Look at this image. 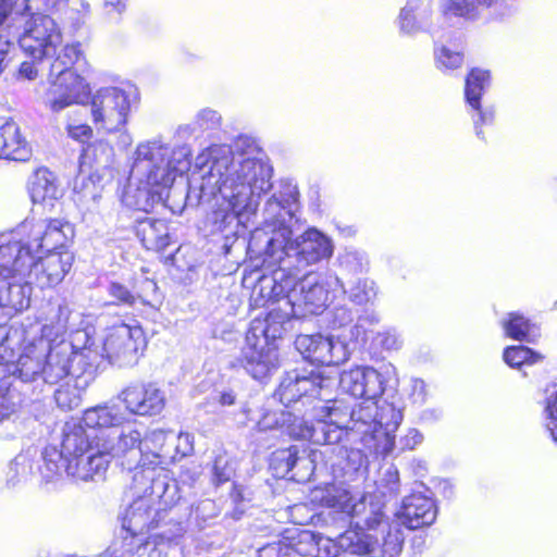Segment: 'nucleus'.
I'll list each match as a JSON object with an SVG mask.
<instances>
[{
  "label": "nucleus",
  "instance_id": "1",
  "mask_svg": "<svg viewBox=\"0 0 557 557\" xmlns=\"http://www.w3.org/2000/svg\"><path fill=\"white\" fill-rule=\"evenodd\" d=\"M186 200L190 206L215 201L207 215L212 233L235 235L239 224L255 215L272 188L273 168L264 151L247 136L232 147L212 146L196 158Z\"/></svg>",
  "mask_w": 557,
  "mask_h": 557
},
{
  "label": "nucleus",
  "instance_id": "2",
  "mask_svg": "<svg viewBox=\"0 0 557 557\" xmlns=\"http://www.w3.org/2000/svg\"><path fill=\"white\" fill-rule=\"evenodd\" d=\"M125 418L116 406H96L85 410L82 421L71 420L62 428L61 449L46 447L42 453L47 478L63 471L78 481L102 480L113 458L133 469L141 456V434L123 426Z\"/></svg>",
  "mask_w": 557,
  "mask_h": 557
},
{
  "label": "nucleus",
  "instance_id": "3",
  "mask_svg": "<svg viewBox=\"0 0 557 557\" xmlns=\"http://www.w3.org/2000/svg\"><path fill=\"white\" fill-rule=\"evenodd\" d=\"M20 339L18 330H8L0 325V422L8 419L21 404L15 394L18 382L25 394L39 396L47 388L60 384L54 391V399L63 410H72L81 405V391L70 374L67 352L48 350L46 343L27 345L15 360L13 345Z\"/></svg>",
  "mask_w": 557,
  "mask_h": 557
},
{
  "label": "nucleus",
  "instance_id": "4",
  "mask_svg": "<svg viewBox=\"0 0 557 557\" xmlns=\"http://www.w3.org/2000/svg\"><path fill=\"white\" fill-rule=\"evenodd\" d=\"M298 196L297 186L292 181H280L263 207L264 227L256 230L251 236V244L264 243L265 258L278 267L273 273V282L326 261L334 252L332 238L317 227H309L292 239Z\"/></svg>",
  "mask_w": 557,
  "mask_h": 557
},
{
  "label": "nucleus",
  "instance_id": "5",
  "mask_svg": "<svg viewBox=\"0 0 557 557\" xmlns=\"http://www.w3.org/2000/svg\"><path fill=\"white\" fill-rule=\"evenodd\" d=\"M323 506L333 508L346 516L356 528L339 535V546L344 552L361 557H396L403 549L404 534L397 524L385 519L383 505L374 502L372 495L352 503L350 492L343 485L329 484L315 491Z\"/></svg>",
  "mask_w": 557,
  "mask_h": 557
},
{
  "label": "nucleus",
  "instance_id": "6",
  "mask_svg": "<svg viewBox=\"0 0 557 557\" xmlns=\"http://www.w3.org/2000/svg\"><path fill=\"white\" fill-rule=\"evenodd\" d=\"M190 156L187 145L171 148L160 140L138 145L122 202L144 212L163 203L175 177L189 170Z\"/></svg>",
  "mask_w": 557,
  "mask_h": 557
},
{
  "label": "nucleus",
  "instance_id": "7",
  "mask_svg": "<svg viewBox=\"0 0 557 557\" xmlns=\"http://www.w3.org/2000/svg\"><path fill=\"white\" fill-rule=\"evenodd\" d=\"M297 274H286L283 281L277 282H273V278H262L259 286L253 288L255 302L259 304V299L256 297L258 289L260 297L267 298L262 306L286 290L292 314L295 318H304L322 313L332 302L335 293L344 292L342 281L332 272L309 273L295 282Z\"/></svg>",
  "mask_w": 557,
  "mask_h": 557
},
{
  "label": "nucleus",
  "instance_id": "8",
  "mask_svg": "<svg viewBox=\"0 0 557 557\" xmlns=\"http://www.w3.org/2000/svg\"><path fill=\"white\" fill-rule=\"evenodd\" d=\"M73 234L70 223L61 220H44L32 224L33 240L36 243V259L32 268V280L40 288L61 283L72 267L69 252H54L63 247Z\"/></svg>",
  "mask_w": 557,
  "mask_h": 557
},
{
  "label": "nucleus",
  "instance_id": "9",
  "mask_svg": "<svg viewBox=\"0 0 557 557\" xmlns=\"http://www.w3.org/2000/svg\"><path fill=\"white\" fill-rule=\"evenodd\" d=\"M283 432L296 440H307L317 445L329 446L324 454H336L337 460H330L331 466L346 470L351 463V470L361 465L362 454L358 449H348L344 446L331 447L342 440V432L323 420L309 421L305 416H297L290 411V419L284 423Z\"/></svg>",
  "mask_w": 557,
  "mask_h": 557
},
{
  "label": "nucleus",
  "instance_id": "10",
  "mask_svg": "<svg viewBox=\"0 0 557 557\" xmlns=\"http://www.w3.org/2000/svg\"><path fill=\"white\" fill-rule=\"evenodd\" d=\"M168 515L166 509L157 508L149 497L138 496L120 513L125 554L143 556L150 545L147 533L161 525Z\"/></svg>",
  "mask_w": 557,
  "mask_h": 557
},
{
  "label": "nucleus",
  "instance_id": "11",
  "mask_svg": "<svg viewBox=\"0 0 557 557\" xmlns=\"http://www.w3.org/2000/svg\"><path fill=\"white\" fill-rule=\"evenodd\" d=\"M91 345L82 348V357L88 360L89 364H98L99 358H106L111 364L132 367L137 363L140 351L146 346V338L143 329L138 325L121 324L113 327L104 338L101 352L92 349Z\"/></svg>",
  "mask_w": 557,
  "mask_h": 557
},
{
  "label": "nucleus",
  "instance_id": "12",
  "mask_svg": "<svg viewBox=\"0 0 557 557\" xmlns=\"http://www.w3.org/2000/svg\"><path fill=\"white\" fill-rule=\"evenodd\" d=\"M134 98L135 90L131 86L98 89L90 100V112L96 127L108 133L122 131L127 123Z\"/></svg>",
  "mask_w": 557,
  "mask_h": 557
},
{
  "label": "nucleus",
  "instance_id": "13",
  "mask_svg": "<svg viewBox=\"0 0 557 557\" xmlns=\"http://www.w3.org/2000/svg\"><path fill=\"white\" fill-rule=\"evenodd\" d=\"M336 386V377L325 375L321 371L286 373L282 379L274 396L285 406L315 398H326Z\"/></svg>",
  "mask_w": 557,
  "mask_h": 557
},
{
  "label": "nucleus",
  "instance_id": "14",
  "mask_svg": "<svg viewBox=\"0 0 557 557\" xmlns=\"http://www.w3.org/2000/svg\"><path fill=\"white\" fill-rule=\"evenodd\" d=\"M35 259L36 243L33 240L32 226L23 224L10 240L0 244V276L12 280L30 278Z\"/></svg>",
  "mask_w": 557,
  "mask_h": 557
},
{
  "label": "nucleus",
  "instance_id": "15",
  "mask_svg": "<svg viewBox=\"0 0 557 557\" xmlns=\"http://www.w3.org/2000/svg\"><path fill=\"white\" fill-rule=\"evenodd\" d=\"M23 33L18 34L20 47L34 59L52 58L62 44V34L52 17L42 13H25Z\"/></svg>",
  "mask_w": 557,
  "mask_h": 557
},
{
  "label": "nucleus",
  "instance_id": "16",
  "mask_svg": "<svg viewBox=\"0 0 557 557\" xmlns=\"http://www.w3.org/2000/svg\"><path fill=\"white\" fill-rule=\"evenodd\" d=\"M134 494L149 497L157 508L173 506L178 499V486L169 472L163 468L135 467L133 474Z\"/></svg>",
  "mask_w": 557,
  "mask_h": 557
},
{
  "label": "nucleus",
  "instance_id": "17",
  "mask_svg": "<svg viewBox=\"0 0 557 557\" xmlns=\"http://www.w3.org/2000/svg\"><path fill=\"white\" fill-rule=\"evenodd\" d=\"M295 347L305 359L321 366H337L349 357L344 342L322 334H300L295 339Z\"/></svg>",
  "mask_w": 557,
  "mask_h": 557
},
{
  "label": "nucleus",
  "instance_id": "18",
  "mask_svg": "<svg viewBox=\"0 0 557 557\" xmlns=\"http://www.w3.org/2000/svg\"><path fill=\"white\" fill-rule=\"evenodd\" d=\"M255 333L247 332L239 362L253 379L261 380L276 370L280 361L276 348L255 339Z\"/></svg>",
  "mask_w": 557,
  "mask_h": 557
},
{
  "label": "nucleus",
  "instance_id": "19",
  "mask_svg": "<svg viewBox=\"0 0 557 557\" xmlns=\"http://www.w3.org/2000/svg\"><path fill=\"white\" fill-rule=\"evenodd\" d=\"M121 400L126 409L137 416H157L165 407V393L154 383L135 385L125 388Z\"/></svg>",
  "mask_w": 557,
  "mask_h": 557
},
{
  "label": "nucleus",
  "instance_id": "20",
  "mask_svg": "<svg viewBox=\"0 0 557 557\" xmlns=\"http://www.w3.org/2000/svg\"><path fill=\"white\" fill-rule=\"evenodd\" d=\"M336 385L356 398H379L384 392L382 375L371 367H356L344 371L336 379Z\"/></svg>",
  "mask_w": 557,
  "mask_h": 557
},
{
  "label": "nucleus",
  "instance_id": "21",
  "mask_svg": "<svg viewBox=\"0 0 557 557\" xmlns=\"http://www.w3.org/2000/svg\"><path fill=\"white\" fill-rule=\"evenodd\" d=\"M436 519V508L434 500L421 493H414L405 497L400 509L396 513V520L389 522L406 527L409 530H416L431 525Z\"/></svg>",
  "mask_w": 557,
  "mask_h": 557
},
{
  "label": "nucleus",
  "instance_id": "22",
  "mask_svg": "<svg viewBox=\"0 0 557 557\" xmlns=\"http://www.w3.org/2000/svg\"><path fill=\"white\" fill-rule=\"evenodd\" d=\"M33 285H35V283L28 277H24V280L1 277L0 319H9L14 313L21 312L29 307Z\"/></svg>",
  "mask_w": 557,
  "mask_h": 557
},
{
  "label": "nucleus",
  "instance_id": "23",
  "mask_svg": "<svg viewBox=\"0 0 557 557\" xmlns=\"http://www.w3.org/2000/svg\"><path fill=\"white\" fill-rule=\"evenodd\" d=\"M51 87L47 92V104L53 112H61L78 103L85 90V83L78 74H65L64 78H50Z\"/></svg>",
  "mask_w": 557,
  "mask_h": 557
},
{
  "label": "nucleus",
  "instance_id": "24",
  "mask_svg": "<svg viewBox=\"0 0 557 557\" xmlns=\"http://www.w3.org/2000/svg\"><path fill=\"white\" fill-rule=\"evenodd\" d=\"M490 73L480 69H473L466 78L465 96L467 102L476 112L473 123L478 137H482L480 125L491 124L494 120L493 109H481L480 99L484 89L488 86Z\"/></svg>",
  "mask_w": 557,
  "mask_h": 557
},
{
  "label": "nucleus",
  "instance_id": "25",
  "mask_svg": "<svg viewBox=\"0 0 557 557\" xmlns=\"http://www.w3.org/2000/svg\"><path fill=\"white\" fill-rule=\"evenodd\" d=\"M398 25L399 30L406 35H414L419 32L433 33L436 27L432 21L431 4L420 0H408L400 10Z\"/></svg>",
  "mask_w": 557,
  "mask_h": 557
},
{
  "label": "nucleus",
  "instance_id": "26",
  "mask_svg": "<svg viewBox=\"0 0 557 557\" xmlns=\"http://www.w3.org/2000/svg\"><path fill=\"white\" fill-rule=\"evenodd\" d=\"M30 157L32 147L18 125L12 120L0 121V158L27 161Z\"/></svg>",
  "mask_w": 557,
  "mask_h": 557
},
{
  "label": "nucleus",
  "instance_id": "27",
  "mask_svg": "<svg viewBox=\"0 0 557 557\" xmlns=\"http://www.w3.org/2000/svg\"><path fill=\"white\" fill-rule=\"evenodd\" d=\"M318 398L321 404L314 405L312 417L318 420L325 421L329 425L336 428L343 433V430H349L352 417L350 414L351 407L343 399Z\"/></svg>",
  "mask_w": 557,
  "mask_h": 557
},
{
  "label": "nucleus",
  "instance_id": "28",
  "mask_svg": "<svg viewBox=\"0 0 557 557\" xmlns=\"http://www.w3.org/2000/svg\"><path fill=\"white\" fill-rule=\"evenodd\" d=\"M135 233L143 246L149 250H162L170 245L169 226L164 220L144 218L137 220Z\"/></svg>",
  "mask_w": 557,
  "mask_h": 557
},
{
  "label": "nucleus",
  "instance_id": "29",
  "mask_svg": "<svg viewBox=\"0 0 557 557\" xmlns=\"http://www.w3.org/2000/svg\"><path fill=\"white\" fill-rule=\"evenodd\" d=\"M28 193L34 203L55 200L61 196L55 175L46 168L36 170L28 180Z\"/></svg>",
  "mask_w": 557,
  "mask_h": 557
},
{
  "label": "nucleus",
  "instance_id": "30",
  "mask_svg": "<svg viewBox=\"0 0 557 557\" xmlns=\"http://www.w3.org/2000/svg\"><path fill=\"white\" fill-rule=\"evenodd\" d=\"M377 398L368 397L352 407L349 430L362 435L376 434Z\"/></svg>",
  "mask_w": 557,
  "mask_h": 557
},
{
  "label": "nucleus",
  "instance_id": "31",
  "mask_svg": "<svg viewBox=\"0 0 557 557\" xmlns=\"http://www.w3.org/2000/svg\"><path fill=\"white\" fill-rule=\"evenodd\" d=\"M288 321V313L282 310H271L263 322L253 321L248 332L255 333V339L261 341L265 345H272L270 342L280 338L284 333V323Z\"/></svg>",
  "mask_w": 557,
  "mask_h": 557
},
{
  "label": "nucleus",
  "instance_id": "32",
  "mask_svg": "<svg viewBox=\"0 0 557 557\" xmlns=\"http://www.w3.org/2000/svg\"><path fill=\"white\" fill-rule=\"evenodd\" d=\"M497 0H442L441 13L443 17H461L465 20H474L480 14V8H496Z\"/></svg>",
  "mask_w": 557,
  "mask_h": 557
},
{
  "label": "nucleus",
  "instance_id": "33",
  "mask_svg": "<svg viewBox=\"0 0 557 557\" xmlns=\"http://www.w3.org/2000/svg\"><path fill=\"white\" fill-rule=\"evenodd\" d=\"M54 60L50 66L49 78H64L65 74H77L73 71V65L85 63L84 53L81 44L65 45L59 52L55 51Z\"/></svg>",
  "mask_w": 557,
  "mask_h": 557
},
{
  "label": "nucleus",
  "instance_id": "34",
  "mask_svg": "<svg viewBox=\"0 0 557 557\" xmlns=\"http://www.w3.org/2000/svg\"><path fill=\"white\" fill-rule=\"evenodd\" d=\"M502 324L506 335L515 341L532 343L539 336L536 326L518 312L508 313Z\"/></svg>",
  "mask_w": 557,
  "mask_h": 557
},
{
  "label": "nucleus",
  "instance_id": "35",
  "mask_svg": "<svg viewBox=\"0 0 557 557\" xmlns=\"http://www.w3.org/2000/svg\"><path fill=\"white\" fill-rule=\"evenodd\" d=\"M298 453L299 451L296 446H290L287 449H281L273 453L271 467L275 471L276 475L284 478L292 474L296 468V463L310 466V457L306 455V451H304L302 455H299Z\"/></svg>",
  "mask_w": 557,
  "mask_h": 557
},
{
  "label": "nucleus",
  "instance_id": "36",
  "mask_svg": "<svg viewBox=\"0 0 557 557\" xmlns=\"http://www.w3.org/2000/svg\"><path fill=\"white\" fill-rule=\"evenodd\" d=\"M113 156V148L107 141L98 140L84 148L81 166L104 169L111 165Z\"/></svg>",
  "mask_w": 557,
  "mask_h": 557
},
{
  "label": "nucleus",
  "instance_id": "37",
  "mask_svg": "<svg viewBox=\"0 0 557 557\" xmlns=\"http://www.w3.org/2000/svg\"><path fill=\"white\" fill-rule=\"evenodd\" d=\"M287 557H315L319 547H317V534L311 531L302 530L297 536L284 542Z\"/></svg>",
  "mask_w": 557,
  "mask_h": 557
},
{
  "label": "nucleus",
  "instance_id": "38",
  "mask_svg": "<svg viewBox=\"0 0 557 557\" xmlns=\"http://www.w3.org/2000/svg\"><path fill=\"white\" fill-rule=\"evenodd\" d=\"M377 408L376 433L382 431L385 436L389 437L398 429L403 414L400 410L386 400H377Z\"/></svg>",
  "mask_w": 557,
  "mask_h": 557
},
{
  "label": "nucleus",
  "instance_id": "39",
  "mask_svg": "<svg viewBox=\"0 0 557 557\" xmlns=\"http://www.w3.org/2000/svg\"><path fill=\"white\" fill-rule=\"evenodd\" d=\"M504 361L511 368L521 369L523 366L534 364L543 357L527 346H509L504 350Z\"/></svg>",
  "mask_w": 557,
  "mask_h": 557
},
{
  "label": "nucleus",
  "instance_id": "40",
  "mask_svg": "<svg viewBox=\"0 0 557 557\" xmlns=\"http://www.w3.org/2000/svg\"><path fill=\"white\" fill-rule=\"evenodd\" d=\"M376 296V286L372 280L359 278L349 289V298L357 305L372 301Z\"/></svg>",
  "mask_w": 557,
  "mask_h": 557
},
{
  "label": "nucleus",
  "instance_id": "41",
  "mask_svg": "<svg viewBox=\"0 0 557 557\" xmlns=\"http://www.w3.org/2000/svg\"><path fill=\"white\" fill-rule=\"evenodd\" d=\"M222 116L221 114L210 108L201 109L195 116L194 123L191 125V131H207V129H215L221 125Z\"/></svg>",
  "mask_w": 557,
  "mask_h": 557
},
{
  "label": "nucleus",
  "instance_id": "42",
  "mask_svg": "<svg viewBox=\"0 0 557 557\" xmlns=\"http://www.w3.org/2000/svg\"><path fill=\"white\" fill-rule=\"evenodd\" d=\"M436 65L441 70H455L461 66L463 55L457 51H453L448 47L442 46L435 49Z\"/></svg>",
  "mask_w": 557,
  "mask_h": 557
},
{
  "label": "nucleus",
  "instance_id": "43",
  "mask_svg": "<svg viewBox=\"0 0 557 557\" xmlns=\"http://www.w3.org/2000/svg\"><path fill=\"white\" fill-rule=\"evenodd\" d=\"M290 411L288 410H280V411H268L262 418L258 421L257 428L259 431H269V430H282L284 428V423L289 421Z\"/></svg>",
  "mask_w": 557,
  "mask_h": 557
},
{
  "label": "nucleus",
  "instance_id": "44",
  "mask_svg": "<svg viewBox=\"0 0 557 557\" xmlns=\"http://www.w3.org/2000/svg\"><path fill=\"white\" fill-rule=\"evenodd\" d=\"M341 264L349 272L358 274L366 269L368 260L363 252L358 250H346L341 257Z\"/></svg>",
  "mask_w": 557,
  "mask_h": 557
},
{
  "label": "nucleus",
  "instance_id": "45",
  "mask_svg": "<svg viewBox=\"0 0 557 557\" xmlns=\"http://www.w3.org/2000/svg\"><path fill=\"white\" fill-rule=\"evenodd\" d=\"M50 322L60 330L65 329L71 315L69 304L64 299H58L50 304Z\"/></svg>",
  "mask_w": 557,
  "mask_h": 557
},
{
  "label": "nucleus",
  "instance_id": "46",
  "mask_svg": "<svg viewBox=\"0 0 557 557\" xmlns=\"http://www.w3.org/2000/svg\"><path fill=\"white\" fill-rule=\"evenodd\" d=\"M213 483L215 485L223 484L231 480L234 474V468L226 456H218L213 463Z\"/></svg>",
  "mask_w": 557,
  "mask_h": 557
},
{
  "label": "nucleus",
  "instance_id": "47",
  "mask_svg": "<svg viewBox=\"0 0 557 557\" xmlns=\"http://www.w3.org/2000/svg\"><path fill=\"white\" fill-rule=\"evenodd\" d=\"M63 0H16V8L23 7L24 13H40L57 9Z\"/></svg>",
  "mask_w": 557,
  "mask_h": 557
},
{
  "label": "nucleus",
  "instance_id": "48",
  "mask_svg": "<svg viewBox=\"0 0 557 557\" xmlns=\"http://www.w3.org/2000/svg\"><path fill=\"white\" fill-rule=\"evenodd\" d=\"M109 295L116 300V304L132 307L139 299L126 286L120 283H111L109 286Z\"/></svg>",
  "mask_w": 557,
  "mask_h": 557
},
{
  "label": "nucleus",
  "instance_id": "49",
  "mask_svg": "<svg viewBox=\"0 0 557 557\" xmlns=\"http://www.w3.org/2000/svg\"><path fill=\"white\" fill-rule=\"evenodd\" d=\"M317 547H319V552L314 553L315 557H337L339 550H343L339 546V536L332 540L317 535Z\"/></svg>",
  "mask_w": 557,
  "mask_h": 557
},
{
  "label": "nucleus",
  "instance_id": "50",
  "mask_svg": "<svg viewBox=\"0 0 557 557\" xmlns=\"http://www.w3.org/2000/svg\"><path fill=\"white\" fill-rule=\"evenodd\" d=\"M14 41L0 34V75L9 67L15 57Z\"/></svg>",
  "mask_w": 557,
  "mask_h": 557
},
{
  "label": "nucleus",
  "instance_id": "51",
  "mask_svg": "<svg viewBox=\"0 0 557 557\" xmlns=\"http://www.w3.org/2000/svg\"><path fill=\"white\" fill-rule=\"evenodd\" d=\"M23 7L16 8V1L0 0V27L8 21L15 22L17 17H24Z\"/></svg>",
  "mask_w": 557,
  "mask_h": 557
},
{
  "label": "nucleus",
  "instance_id": "52",
  "mask_svg": "<svg viewBox=\"0 0 557 557\" xmlns=\"http://www.w3.org/2000/svg\"><path fill=\"white\" fill-rule=\"evenodd\" d=\"M376 342L386 350H396L401 346V339L395 330H387L379 333L376 336Z\"/></svg>",
  "mask_w": 557,
  "mask_h": 557
},
{
  "label": "nucleus",
  "instance_id": "53",
  "mask_svg": "<svg viewBox=\"0 0 557 557\" xmlns=\"http://www.w3.org/2000/svg\"><path fill=\"white\" fill-rule=\"evenodd\" d=\"M379 322L380 317L375 311H366L358 318V321L355 325L357 336H359L361 333H366L369 326L375 325Z\"/></svg>",
  "mask_w": 557,
  "mask_h": 557
},
{
  "label": "nucleus",
  "instance_id": "54",
  "mask_svg": "<svg viewBox=\"0 0 557 557\" xmlns=\"http://www.w3.org/2000/svg\"><path fill=\"white\" fill-rule=\"evenodd\" d=\"M284 542L271 543L258 550V557H287Z\"/></svg>",
  "mask_w": 557,
  "mask_h": 557
},
{
  "label": "nucleus",
  "instance_id": "55",
  "mask_svg": "<svg viewBox=\"0 0 557 557\" xmlns=\"http://www.w3.org/2000/svg\"><path fill=\"white\" fill-rule=\"evenodd\" d=\"M352 320H354V313L349 308L342 306V307H337L334 309L333 324L335 326H338V327L345 326V325L349 324L350 322H352Z\"/></svg>",
  "mask_w": 557,
  "mask_h": 557
},
{
  "label": "nucleus",
  "instance_id": "56",
  "mask_svg": "<svg viewBox=\"0 0 557 557\" xmlns=\"http://www.w3.org/2000/svg\"><path fill=\"white\" fill-rule=\"evenodd\" d=\"M67 134L71 138L84 143L91 137L92 129L86 124L69 125Z\"/></svg>",
  "mask_w": 557,
  "mask_h": 557
},
{
  "label": "nucleus",
  "instance_id": "57",
  "mask_svg": "<svg viewBox=\"0 0 557 557\" xmlns=\"http://www.w3.org/2000/svg\"><path fill=\"white\" fill-rule=\"evenodd\" d=\"M423 435L416 429H411L400 440L401 449H414V447L422 443Z\"/></svg>",
  "mask_w": 557,
  "mask_h": 557
},
{
  "label": "nucleus",
  "instance_id": "58",
  "mask_svg": "<svg viewBox=\"0 0 557 557\" xmlns=\"http://www.w3.org/2000/svg\"><path fill=\"white\" fill-rule=\"evenodd\" d=\"M214 401L219 405L225 407V406H233L236 404L237 395L232 388H225L222 391H216L214 397Z\"/></svg>",
  "mask_w": 557,
  "mask_h": 557
},
{
  "label": "nucleus",
  "instance_id": "59",
  "mask_svg": "<svg viewBox=\"0 0 557 557\" xmlns=\"http://www.w3.org/2000/svg\"><path fill=\"white\" fill-rule=\"evenodd\" d=\"M384 481H386L391 494L396 495L399 493V474L396 468L389 467L385 471Z\"/></svg>",
  "mask_w": 557,
  "mask_h": 557
},
{
  "label": "nucleus",
  "instance_id": "60",
  "mask_svg": "<svg viewBox=\"0 0 557 557\" xmlns=\"http://www.w3.org/2000/svg\"><path fill=\"white\" fill-rule=\"evenodd\" d=\"M313 472V461L310 459V466L304 463H296L295 470L290 474V479L297 481H305L311 476Z\"/></svg>",
  "mask_w": 557,
  "mask_h": 557
},
{
  "label": "nucleus",
  "instance_id": "61",
  "mask_svg": "<svg viewBox=\"0 0 557 557\" xmlns=\"http://www.w3.org/2000/svg\"><path fill=\"white\" fill-rule=\"evenodd\" d=\"M414 403H424L426 398V384L423 380L414 379L411 384Z\"/></svg>",
  "mask_w": 557,
  "mask_h": 557
},
{
  "label": "nucleus",
  "instance_id": "62",
  "mask_svg": "<svg viewBox=\"0 0 557 557\" xmlns=\"http://www.w3.org/2000/svg\"><path fill=\"white\" fill-rule=\"evenodd\" d=\"M127 0H104V9L108 15L120 16L126 10Z\"/></svg>",
  "mask_w": 557,
  "mask_h": 557
},
{
  "label": "nucleus",
  "instance_id": "63",
  "mask_svg": "<svg viewBox=\"0 0 557 557\" xmlns=\"http://www.w3.org/2000/svg\"><path fill=\"white\" fill-rule=\"evenodd\" d=\"M177 450L181 451L183 456H187L193 451V445H191V435L188 433H181L177 436Z\"/></svg>",
  "mask_w": 557,
  "mask_h": 557
},
{
  "label": "nucleus",
  "instance_id": "64",
  "mask_svg": "<svg viewBox=\"0 0 557 557\" xmlns=\"http://www.w3.org/2000/svg\"><path fill=\"white\" fill-rule=\"evenodd\" d=\"M545 411L548 422H557V392L547 398Z\"/></svg>",
  "mask_w": 557,
  "mask_h": 557
}]
</instances>
